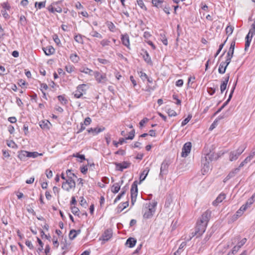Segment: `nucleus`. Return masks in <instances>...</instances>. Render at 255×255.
I'll use <instances>...</instances> for the list:
<instances>
[{"label":"nucleus","mask_w":255,"mask_h":255,"mask_svg":"<svg viewBox=\"0 0 255 255\" xmlns=\"http://www.w3.org/2000/svg\"><path fill=\"white\" fill-rule=\"evenodd\" d=\"M163 11L167 14H170V8L168 6H167L166 5H162V7Z\"/></svg>","instance_id":"obj_60"},{"label":"nucleus","mask_w":255,"mask_h":255,"mask_svg":"<svg viewBox=\"0 0 255 255\" xmlns=\"http://www.w3.org/2000/svg\"><path fill=\"white\" fill-rule=\"evenodd\" d=\"M128 206V202L126 201L123 203H121L118 206V210L120 212H122L124 209L127 208Z\"/></svg>","instance_id":"obj_34"},{"label":"nucleus","mask_w":255,"mask_h":255,"mask_svg":"<svg viewBox=\"0 0 255 255\" xmlns=\"http://www.w3.org/2000/svg\"><path fill=\"white\" fill-rule=\"evenodd\" d=\"M229 77V74H228L226 77L224 78V80L222 81L221 84L220 85V90L221 93H223L224 91L226 89Z\"/></svg>","instance_id":"obj_13"},{"label":"nucleus","mask_w":255,"mask_h":255,"mask_svg":"<svg viewBox=\"0 0 255 255\" xmlns=\"http://www.w3.org/2000/svg\"><path fill=\"white\" fill-rule=\"evenodd\" d=\"M233 30H234V27H233L231 25H228L226 28V34H228V36H229L231 34H232V33L233 32Z\"/></svg>","instance_id":"obj_46"},{"label":"nucleus","mask_w":255,"mask_h":255,"mask_svg":"<svg viewBox=\"0 0 255 255\" xmlns=\"http://www.w3.org/2000/svg\"><path fill=\"white\" fill-rule=\"evenodd\" d=\"M167 113L169 117H175L177 115L176 112L170 109H168Z\"/></svg>","instance_id":"obj_55"},{"label":"nucleus","mask_w":255,"mask_h":255,"mask_svg":"<svg viewBox=\"0 0 255 255\" xmlns=\"http://www.w3.org/2000/svg\"><path fill=\"white\" fill-rule=\"evenodd\" d=\"M86 86L85 84L79 85L77 87L76 90L73 93L74 97L76 98H81L83 95L85 93V90L84 88Z\"/></svg>","instance_id":"obj_9"},{"label":"nucleus","mask_w":255,"mask_h":255,"mask_svg":"<svg viewBox=\"0 0 255 255\" xmlns=\"http://www.w3.org/2000/svg\"><path fill=\"white\" fill-rule=\"evenodd\" d=\"M115 165L116 169L122 171L124 169L128 168L130 165V163L127 161H124L122 163H115Z\"/></svg>","instance_id":"obj_11"},{"label":"nucleus","mask_w":255,"mask_h":255,"mask_svg":"<svg viewBox=\"0 0 255 255\" xmlns=\"http://www.w3.org/2000/svg\"><path fill=\"white\" fill-rule=\"evenodd\" d=\"M92 36L94 37H97L99 38H102V35L99 33V32H97L96 31L93 30L90 34Z\"/></svg>","instance_id":"obj_44"},{"label":"nucleus","mask_w":255,"mask_h":255,"mask_svg":"<svg viewBox=\"0 0 255 255\" xmlns=\"http://www.w3.org/2000/svg\"><path fill=\"white\" fill-rule=\"evenodd\" d=\"M255 193L249 198L246 203V206L249 208L255 202Z\"/></svg>","instance_id":"obj_30"},{"label":"nucleus","mask_w":255,"mask_h":255,"mask_svg":"<svg viewBox=\"0 0 255 255\" xmlns=\"http://www.w3.org/2000/svg\"><path fill=\"white\" fill-rule=\"evenodd\" d=\"M248 34L253 36L255 34V21L251 25V28H250Z\"/></svg>","instance_id":"obj_40"},{"label":"nucleus","mask_w":255,"mask_h":255,"mask_svg":"<svg viewBox=\"0 0 255 255\" xmlns=\"http://www.w3.org/2000/svg\"><path fill=\"white\" fill-rule=\"evenodd\" d=\"M186 242H182L180 244L178 250L174 253V255H176L177 254H180L181 253V250H182V249H183L186 246Z\"/></svg>","instance_id":"obj_50"},{"label":"nucleus","mask_w":255,"mask_h":255,"mask_svg":"<svg viewBox=\"0 0 255 255\" xmlns=\"http://www.w3.org/2000/svg\"><path fill=\"white\" fill-rule=\"evenodd\" d=\"M249 207L246 206V204L242 205L241 208L237 211L236 214L237 216H241Z\"/></svg>","instance_id":"obj_27"},{"label":"nucleus","mask_w":255,"mask_h":255,"mask_svg":"<svg viewBox=\"0 0 255 255\" xmlns=\"http://www.w3.org/2000/svg\"><path fill=\"white\" fill-rule=\"evenodd\" d=\"M121 40L122 43L128 49H130L129 36L127 34L122 35Z\"/></svg>","instance_id":"obj_15"},{"label":"nucleus","mask_w":255,"mask_h":255,"mask_svg":"<svg viewBox=\"0 0 255 255\" xmlns=\"http://www.w3.org/2000/svg\"><path fill=\"white\" fill-rule=\"evenodd\" d=\"M246 238H243L240 242H239L237 245V246L240 249L247 242Z\"/></svg>","instance_id":"obj_54"},{"label":"nucleus","mask_w":255,"mask_h":255,"mask_svg":"<svg viewBox=\"0 0 255 255\" xmlns=\"http://www.w3.org/2000/svg\"><path fill=\"white\" fill-rule=\"evenodd\" d=\"M76 187V183L74 179L66 178L62 183V188L66 191H70L71 189H74Z\"/></svg>","instance_id":"obj_4"},{"label":"nucleus","mask_w":255,"mask_h":255,"mask_svg":"<svg viewBox=\"0 0 255 255\" xmlns=\"http://www.w3.org/2000/svg\"><path fill=\"white\" fill-rule=\"evenodd\" d=\"M50 125V123L48 121H44L40 123V127L43 129H47Z\"/></svg>","instance_id":"obj_33"},{"label":"nucleus","mask_w":255,"mask_h":255,"mask_svg":"<svg viewBox=\"0 0 255 255\" xmlns=\"http://www.w3.org/2000/svg\"><path fill=\"white\" fill-rule=\"evenodd\" d=\"M214 157V154L213 153L210 152L206 154L204 156L202 157V159H203V161H207L208 162H211L213 160Z\"/></svg>","instance_id":"obj_21"},{"label":"nucleus","mask_w":255,"mask_h":255,"mask_svg":"<svg viewBox=\"0 0 255 255\" xmlns=\"http://www.w3.org/2000/svg\"><path fill=\"white\" fill-rule=\"evenodd\" d=\"M136 243V240L133 238H129L126 242V245L128 247L131 248H133Z\"/></svg>","instance_id":"obj_20"},{"label":"nucleus","mask_w":255,"mask_h":255,"mask_svg":"<svg viewBox=\"0 0 255 255\" xmlns=\"http://www.w3.org/2000/svg\"><path fill=\"white\" fill-rule=\"evenodd\" d=\"M241 167L239 166L237 168H235L231 171L229 174L225 178L226 180H229V179L234 177L237 173H238L240 170Z\"/></svg>","instance_id":"obj_18"},{"label":"nucleus","mask_w":255,"mask_h":255,"mask_svg":"<svg viewBox=\"0 0 255 255\" xmlns=\"http://www.w3.org/2000/svg\"><path fill=\"white\" fill-rule=\"evenodd\" d=\"M112 237V232L110 230H107L105 231L103 236L102 239L104 241H108Z\"/></svg>","instance_id":"obj_19"},{"label":"nucleus","mask_w":255,"mask_h":255,"mask_svg":"<svg viewBox=\"0 0 255 255\" xmlns=\"http://www.w3.org/2000/svg\"><path fill=\"white\" fill-rule=\"evenodd\" d=\"M191 118H192V115H189L188 116V117L182 121V122L181 123V126L183 127V126H185L190 121V120L191 119Z\"/></svg>","instance_id":"obj_49"},{"label":"nucleus","mask_w":255,"mask_h":255,"mask_svg":"<svg viewBox=\"0 0 255 255\" xmlns=\"http://www.w3.org/2000/svg\"><path fill=\"white\" fill-rule=\"evenodd\" d=\"M192 144L190 142H186L182 149L181 156L186 157L190 153L191 150Z\"/></svg>","instance_id":"obj_8"},{"label":"nucleus","mask_w":255,"mask_h":255,"mask_svg":"<svg viewBox=\"0 0 255 255\" xmlns=\"http://www.w3.org/2000/svg\"><path fill=\"white\" fill-rule=\"evenodd\" d=\"M57 98L62 104H66L67 103V101L63 96H58Z\"/></svg>","instance_id":"obj_53"},{"label":"nucleus","mask_w":255,"mask_h":255,"mask_svg":"<svg viewBox=\"0 0 255 255\" xmlns=\"http://www.w3.org/2000/svg\"><path fill=\"white\" fill-rule=\"evenodd\" d=\"M74 40L78 43L83 44V40L82 35L80 34L76 35L74 36Z\"/></svg>","instance_id":"obj_41"},{"label":"nucleus","mask_w":255,"mask_h":255,"mask_svg":"<svg viewBox=\"0 0 255 255\" xmlns=\"http://www.w3.org/2000/svg\"><path fill=\"white\" fill-rule=\"evenodd\" d=\"M246 147L245 145H241L237 150L231 151L229 153V160L230 161L236 160L244 152Z\"/></svg>","instance_id":"obj_3"},{"label":"nucleus","mask_w":255,"mask_h":255,"mask_svg":"<svg viewBox=\"0 0 255 255\" xmlns=\"http://www.w3.org/2000/svg\"><path fill=\"white\" fill-rule=\"evenodd\" d=\"M37 242L40 247L37 249V252L38 253H40L43 250V244L41 240L38 238H37Z\"/></svg>","instance_id":"obj_45"},{"label":"nucleus","mask_w":255,"mask_h":255,"mask_svg":"<svg viewBox=\"0 0 255 255\" xmlns=\"http://www.w3.org/2000/svg\"><path fill=\"white\" fill-rule=\"evenodd\" d=\"M222 118H223V117H218L217 119H216L214 121V122L212 124V125H211L210 127L209 128V130H212L214 128H215L218 125V123L219 121L221 119H222Z\"/></svg>","instance_id":"obj_36"},{"label":"nucleus","mask_w":255,"mask_h":255,"mask_svg":"<svg viewBox=\"0 0 255 255\" xmlns=\"http://www.w3.org/2000/svg\"><path fill=\"white\" fill-rule=\"evenodd\" d=\"M95 79L98 83L105 84L108 81L106 74L105 73L101 74L99 72H94V74Z\"/></svg>","instance_id":"obj_6"},{"label":"nucleus","mask_w":255,"mask_h":255,"mask_svg":"<svg viewBox=\"0 0 255 255\" xmlns=\"http://www.w3.org/2000/svg\"><path fill=\"white\" fill-rule=\"evenodd\" d=\"M104 130H105V128H104V127L100 128H90L87 130V131L89 133H92L94 135H95L98 134L99 133H100L101 132H102Z\"/></svg>","instance_id":"obj_17"},{"label":"nucleus","mask_w":255,"mask_h":255,"mask_svg":"<svg viewBox=\"0 0 255 255\" xmlns=\"http://www.w3.org/2000/svg\"><path fill=\"white\" fill-rule=\"evenodd\" d=\"M28 151L23 150L21 151L18 155V157L21 160H25L26 157H28Z\"/></svg>","instance_id":"obj_24"},{"label":"nucleus","mask_w":255,"mask_h":255,"mask_svg":"<svg viewBox=\"0 0 255 255\" xmlns=\"http://www.w3.org/2000/svg\"><path fill=\"white\" fill-rule=\"evenodd\" d=\"M42 49L44 52L45 55L47 56H50L51 55L53 54L55 51V49L51 45H49L45 47H43Z\"/></svg>","instance_id":"obj_14"},{"label":"nucleus","mask_w":255,"mask_h":255,"mask_svg":"<svg viewBox=\"0 0 255 255\" xmlns=\"http://www.w3.org/2000/svg\"><path fill=\"white\" fill-rule=\"evenodd\" d=\"M66 173L67 175V178L74 179L73 178L74 177L77 178L76 175L74 173H72L71 170L70 169L67 170L66 171Z\"/></svg>","instance_id":"obj_35"},{"label":"nucleus","mask_w":255,"mask_h":255,"mask_svg":"<svg viewBox=\"0 0 255 255\" xmlns=\"http://www.w3.org/2000/svg\"><path fill=\"white\" fill-rule=\"evenodd\" d=\"M137 193L138 189L137 182L134 181L132 183L130 189L131 204L132 206H133L136 202Z\"/></svg>","instance_id":"obj_5"},{"label":"nucleus","mask_w":255,"mask_h":255,"mask_svg":"<svg viewBox=\"0 0 255 255\" xmlns=\"http://www.w3.org/2000/svg\"><path fill=\"white\" fill-rule=\"evenodd\" d=\"M77 236V233L76 232L75 230H71L70 231L69 234V237L70 240H74Z\"/></svg>","instance_id":"obj_38"},{"label":"nucleus","mask_w":255,"mask_h":255,"mask_svg":"<svg viewBox=\"0 0 255 255\" xmlns=\"http://www.w3.org/2000/svg\"><path fill=\"white\" fill-rule=\"evenodd\" d=\"M71 210L74 215L79 216V209L77 207H71Z\"/></svg>","instance_id":"obj_51"},{"label":"nucleus","mask_w":255,"mask_h":255,"mask_svg":"<svg viewBox=\"0 0 255 255\" xmlns=\"http://www.w3.org/2000/svg\"><path fill=\"white\" fill-rule=\"evenodd\" d=\"M149 169L148 168H146L140 174L139 179V183H140L142 181L145 180L146 177L147 176Z\"/></svg>","instance_id":"obj_22"},{"label":"nucleus","mask_w":255,"mask_h":255,"mask_svg":"<svg viewBox=\"0 0 255 255\" xmlns=\"http://www.w3.org/2000/svg\"><path fill=\"white\" fill-rule=\"evenodd\" d=\"M70 59L72 62L75 63H78L80 60L79 57L76 53L71 54L70 56Z\"/></svg>","instance_id":"obj_31"},{"label":"nucleus","mask_w":255,"mask_h":255,"mask_svg":"<svg viewBox=\"0 0 255 255\" xmlns=\"http://www.w3.org/2000/svg\"><path fill=\"white\" fill-rule=\"evenodd\" d=\"M226 63H224L223 62H222L220 65L218 69L219 73L220 74H224L225 73L226 69L227 67V66H226Z\"/></svg>","instance_id":"obj_28"},{"label":"nucleus","mask_w":255,"mask_h":255,"mask_svg":"<svg viewBox=\"0 0 255 255\" xmlns=\"http://www.w3.org/2000/svg\"><path fill=\"white\" fill-rule=\"evenodd\" d=\"M251 156H248L247 157H246L245 158V159L240 163V164L239 165L240 167H241V168L243 167L245 164H246L248 162H250L251 160H252V159L251 158Z\"/></svg>","instance_id":"obj_42"},{"label":"nucleus","mask_w":255,"mask_h":255,"mask_svg":"<svg viewBox=\"0 0 255 255\" xmlns=\"http://www.w3.org/2000/svg\"><path fill=\"white\" fill-rule=\"evenodd\" d=\"M110 43V41L107 39H103L100 42L101 44L103 46L109 45Z\"/></svg>","instance_id":"obj_63"},{"label":"nucleus","mask_w":255,"mask_h":255,"mask_svg":"<svg viewBox=\"0 0 255 255\" xmlns=\"http://www.w3.org/2000/svg\"><path fill=\"white\" fill-rule=\"evenodd\" d=\"M28 154L29 155L28 157H32V158H36L38 156H42L43 155L42 153H39L36 151H35V152H29L28 151Z\"/></svg>","instance_id":"obj_37"},{"label":"nucleus","mask_w":255,"mask_h":255,"mask_svg":"<svg viewBox=\"0 0 255 255\" xmlns=\"http://www.w3.org/2000/svg\"><path fill=\"white\" fill-rule=\"evenodd\" d=\"M45 1H41V2H35V6L36 7L37 5H38V8L39 9H41V8L44 7L45 6Z\"/></svg>","instance_id":"obj_58"},{"label":"nucleus","mask_w":255,"mask_h":255,"mask_svg":"<svg viewBox=\"0 0 255 255\" xmlns=\"http://www.w3.org/2000/svg\"><path fill=\"white\" fill-rule=\"evenodd\" d=\"M240 248L236 245L234 247L233 250L231 252H230L228 255H233L237 253L238 251L239 250Z\"/></svg>","instance_id":"obj_56"},{"label":"nucleus","mask_w":255,"mask_h":255,"mask_svg":"<svg viewBox=\"0 0 255 255\" xmlns=\"http://www.w3.org/2000/svg\"><path fill=\"white\" fill-rule=\"evenodd\" d=\"M19 23L22 26H25L27 24V20L24 15H21L20 16Z\"/></svg>","instance_id":"obj_39"},{"label":"nucleus","mask_w":255,"mask_h":255,"mask_svg":"<svg viewBox=\"0 0 255 255\" xmlns=\"http://www.w3.org/2000/svg\"><path fill=\"white\" fill-rule=\"evenodd\" d=\"M236 84H237V82L235 83V84H234V86L233 87V88H232V90L231 91V92H230V94L229 95V98H228V100L222 106L223 108H224L228 104V103L230 102V101L231 100V98L232 97V96H233V93L234 92V90L235 89Z\"/></svg>","instance_id":"obj_23"},{"label":"nucleus","mask_w":255,"mask_h":255,"mask_svg":"<svg viewBox=\"0 0 255 255\" xmlns=\"http://www.w3.org/2000/svg\"><path fill=\"white\" fill-rule=\"evenodd\" d=\"M53 39L58 46H60L61 45V41L57 34L53 35Z\"/></svg>","instance_id":"obj_47"},{"label":"nucleus","mask_w":255,"mask_h":255,"mask_svg":"<svg viewBox=\"0 0 255 255\" xmlns=\"http://www.w3.org/2000/svg\"><path fill=\"white\" fill-rule=\"evenodd\" d=\"M211 216V211L208 210L204 212L199 220L197 221L195 232L192 233V237L190 238L201 236L206 231L208 223Z\"/></svg>","instance_id":"obj_1"},{"label":"nucleus","mask_w":255,"mask_h":255,"mask_svg":"<svg viewBox=\"0 0 255 255\" xmlns=\"http://www.w3.org/2000/svg\"><path fill=\"white\" fill-rule=\"evenodd\" d=\"M217 89H218L217 86L216 87H209L207 89V91L210 95H213L215 94Z\"/></svg>","instance_id":"obj_43"},{"label":"nucleus","mask_w":255,"mask_h":255,"mask_svg":"<svg viewBox=\"0 0 255 255\" xmlns=\"http://www.w3.org/2000/svg\"><path fill=\"white\" fill-rule=\"evenodd\" d=\"M121 188V184L119 183H115L111 188V191L114 193H117Z\"/></svg>","instance_id":"obj_25"},{"label":"nucleus","mask_w":255,"mask_h":255,"mask_svg":"<svg viewBox=\"0 0 255 255\" xmlns=\"http://www.w3.org/2000/svg\"><path fill=\"white\" fill-rule=\"evenodd\" d=\"M210 162L207 161H203V159H201V171L203 173V174H205V173H207L210 169Z\"/></svg>","instance_id":"obj_12"},{"label":"nucleus","mask_w":255,"mask_h":255,"mask_svg":"<svg viewBox=\"0 0 255 255\" xmlns=\"http://www.w3.org/2000/svg\"><path fill=\"white\" fill-rule=\"evenodd\" d=\"M80 205L84 208H86L87 206V203L86 200L84 199L83 197H80Z\"/></svg>","instance_id":"obj_52"},{"label":"nucleus","mask_w":255,"mask_h":255,"mask_svg":"<svg viewBox=\"0 0 255 255\" xmlns=\"http://www.w3.org/2000/svg\"><path fill=\"white\" fill-rule=\"evenodd\" d=\"M169 164L170 162L168 160H163L161 164L160 172L159 174L160 176H163V175H166L168 173V167Z\"/></svg>","instance_id":"obj_7"},{"label":"nucleus","mask_w":255,"mask_h":255,"mask_svg":"<svg viewBox=\"0 0 255 255\" xmlns=\"http://www.w3.org/2000/svg\"><path fill=\"white\" fill-rule=\"evenodd\" d=\"M107 25L111 31L114 32L115 31V26L113 22H108L107 23Z\"/></svg>","instance_id":"obj_48"},{"label":"nucleus","mask_w":255,"mask_h":255,"mask_svg":"<svg viewBox=\"0 0 255 255\" xmlns=\"http://www.w3.org/2000/svg\"><path fill=\"white\" fill-rule=\"evenodd\" d=\"M226 198V195L224 193H221L216 198V199L213 201V204L214 206H217L219 203H221L223 200Z\"/></svg>","instance_id":"obj_16"},{"label":"nucleus","mask_w":255,"mask_h":255,"mask_svg":"<svg viewBox=\"0 0 255 255\" xmlns=\"http://www.w3.org/2000/svg\"><path fill=\"white\" fill-rule=\"evenodd\" d=\"M59 1H56L52 3L49 6L48 9L51 12L54 13L55 12H57L58 13H61L62 11V9L61 7L59 6H57V7H54V6L57 4H58Z\"/></svg>","instance_id":"obj_10"},{"label":"nucleus","mask_w":255,"mask_h":255,"mask_svg":"<svg viewBox=\"0 0 255 255\" xmlns=\"http://www.w3.org/2000/svg\"><path fill=\"white\" fill-rule=\"evenodd\" d=\"M97 60L99 62L103 64H108L109 63V61L107 59L98 58Z\"/></svg>","instance_id":"obj_64"},{"label":"nucleus","mask_w":255,"mask_h":255,"mask_svg":"<svg viewBox=\"0 0 255 255\" xmlns=\"http://www.w3.org/2000/svg\"><path fill=\"white\" fill-rule=\"evenodd\" d=\"M143 58L146 63L150 65L152 64V61L151 60L150 57L149 56V55L147 51L145 52V54L143 55Z\"/></svg>","instance_id":"obj_32"},{"label":"nucleus","mask_w":255,"mask_h":255,"mask_svg":"<svg viewBox=\"0 0 255 255\" xmlns=\"http://www.w3.org/2000/svg\"><path fill=\"white\" fill-rule=\"evenodd\" d=\"M79 70L82 73H84L90 75H93L94 73L92 70L86 67H82Z\"/></svg>","instance_id":"obj_26"},{"label":"nucleus","mask_w":255,"mask_h":255,"mask_svg":"<svg viewBox=\"0 0 255 255\" xmlns=\"http://www.w3.org/2000/svg\"><path fill=\"white\" fill-rule=\"evenodd\" d=\"M156 205L157 202H156L145 204L142 209L143 218L145 219L151 218L155 211V207Z\"/></svg>","instance_id":"obj_2"},{"label":"nucleus","mask_w":255,"mask_h":255,"mask_svg":"<svg viewBox=\"0 0 255 255\" xmlns=\"http://www.w3.org/2000/svg\"><path fill=\"white\" fill-rule=\"evenodd\" d=\"M163 0H152V3L154 6L157 8L162 7Z\"/></svg>","instance_id":"obj_29"},{"label":"nucleus","mask_w":255,"mask_h":255,"mask_svg":"<svg viewBox=\"0 0 255 255\" xmlns=\"http://www.w3.org/2000/svg\"><path fill=\"white\" fill-rule=\"evenodd\" d=\"M45 174L48 178H51L53 176L52 171L49 169L46 170Z\"/></svg>","instance_id":"obj_61"},{"label":"nucleus","mask_w":255,"mask_h":255,"mask_svg":"<svg viewBox=\"0 0 255 255\" xmlns=\"http://www.w3.org/2000/svg\"><path fill=\"white\" fill-rule=\"evenodd\" d=\"M25 244L26 246L28 247L30 250H32L34 249V247L31 241L27 240L26 241Z\"/></svg>","instance_id":"obj_62"},{"label":"nucleus","mask_w":255,"mask_h":255,"mask_svg":"<svg viewBox=\"0 0 255 255\" xmlns=\"http://www.w3.org/2000/svg\"><path fill=\"white\" fill-rule=\"evenodd\" d=\"M137 4L140 8H141L143 9L146 10V6H145L142 0H137Z\"/></svg>","instance_id":"obj_59"},{"label":"nucleus","mask_w":255,"mask_h":255,"mask_svg":"<svg viewBox=\"0 0 255 255\" xmlns=\"http://www.w3.org/2000/svg\"><path fill=\"white\" fill-rule=\"evenodd\" d=\"M65 69L68 73H71L74 71V67L73 66L70 65H67L65 67Z\"/></svg>","instance_id":"obj_57"}]
</instances>
